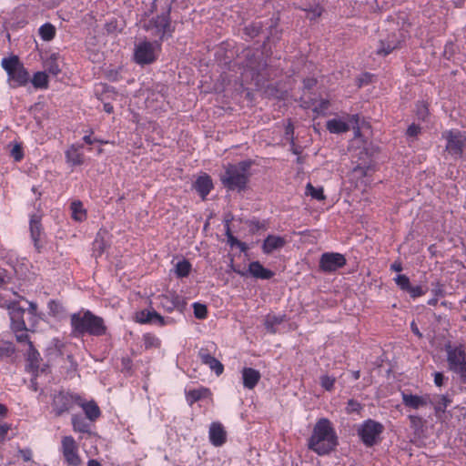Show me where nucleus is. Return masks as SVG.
<instances>
[{
	"label": "nucleus",
	"instance_id": "1",
	"mask_svg": "<svg viewBox=\"0 0 466 466\" xmlns=\"http://www.w3.org/2000/svg\"><path fill=\"white\" fill-rule=\"evenodd\" d=\"M338 445V436L331 422L325 418L319 420L313 429L309 447L319 455H326Z\"/></svg>",
	"mask_w": 466,
	"mask_h": 466
},
{
	"label": "nucleus",
	"instance_id": "2",
	"mask_svg": "<svg viewBox=\"0 0 466 466\" xmlns=\"http://www.w3.org/2000/svg\"><path fill=\"white\" fill-rule=\"evenodd\" d=\"M72 333L75 337L84 336H103L106 334L107 328L104 319L93 314L90 310L82 309L71 315Z\"/></svg>",
	"mask_w": 466,
	"mask_h": 466
},
{
	"label": "nucleus",
	"instance_id": "3",
	"mask_svg": "<svg viewBox=\"0 0 466 466\" xmlns=\"http://www.w3.org/2000/svg\"><path fill=\"white\" fill-rule=\"evenodd\" d=\"M250 162L243 161L237 165H228L225 174L221 177V181L228 189H242L245 187Z\"/></svg>",
	"mask_w": 466,
	"mask_h": 466
},
{
	"label": "nucleus",
	"instance_id": "4",
	"mask_svg": "<svg viewBox=\"0 0 466 466\" xmlns=\"http://www.w3.org/2000/svg\"><path fill=\"white\" fill-rule=\"evenodd\" d=\"M448 369L461 382L466 384V349L462 345L446 347Z\"/></svg>",
	"mask_w": 466,
	"mask_h": 466
},
{
	"label": "nucleus",
	"instance_id": "5",
	"mask_svg": "<svg viewBox=\"0 0 466 466\" xmlns=\"http://www.w3.org/2000/svg\"><path fill=\"white\" fill-rule=\"evenodd\" d=\"M8 312L11 320V329L15 335L18 342L28 341V332L34 331L35 328H31L30 322L26 326L24 319L25 309L16 302H12L8 306Z\"/></svg>",
	"mask_w": 466,
	"mask_h": 466
},
{
	"label": "nucleus",
	"instance_id": "6",
	"mask_svg": "<svg viewBox=\"0 0 466 466\" xmlns=\"http://www.w3.org/2000/svg\"><path fill=\"white\" fill-rule=\"evenodd\" d=\"M2 66L8 76V83L11 87L25 86L29 79V75L17 56H11L2 60Z\"/></svg>",
	"mask_w": 466,
	"mask_h": 466
},
{
	"label": "nucleus",
	"instance_id": "7",
	"mask_svg": "<svg viewBox=\"0 0 466 466\" xmlns=\"http://www.w3.org/2000/svg\"><path fill=\"white\" fill-rule=\"evenodd\" d=\"M161 51V43L143 40L135 46L134 59L140 66L149 65L156 61Z\"/></svg>",
	"mask_w": 466,
	"mask_h": 466
},
{
	"label": "nucleus",
	"instance_id": "8",
	"mask_svg": "<svg viewBox=\"0 0 466 466\" xmlns=\"http://www.w3.org/2000/svg\"><path fill=\"white\" fill-rule=\"evenodd\" d=\"M384 426L374 420H367L358 427V435L367 447L377 444L380 440V434Z\"/></svg>",
	"mask_w": 466,
	"mask_h": 466
},
{
	"label": "nucleus",
	"instance_id": "9",
	"mask_svg": "<svg viewBox=\"0 0 466 466\" xmlns=\"http://www.w3.org/2000/svg\"><path fill=\"white\" fill-rule=\"evenodd\" d=\"M442 137L446 139V150L455 159L462 156L466 137L459 130H448L443 132Z\"/></svg>",
	"mask_w": 466,
	"mask_h": 466
},
{
	"label": "nucleus",
	"instance_id": "10",
	"mask_svg": "<svg viewBox=\"0 0 466 466\" xmlns=\"http://www.w3.org/2000/svg\"><path fill=\"white\" fill-rule=\"evenodd\" d=\"M144 28L151 36L158 37L160 40L171 33L167 15H161L157 17H153L145 24Z\"/></svg>",
	"mask_w": 466,
	"mask_h": 466
},
{
	"label": "nucleus",
	"instance_id": "11",
	"mask_svg": "<svg viewBox=\"0 0 466 466\" xmlns=\"http://www.w3.org/2000/svg\"><path fill=\"white\" fill-rule=\"evenodd\" d=\"M60 451L67 464L71 466H79L81 464L78 446L72 436H65L62 438Z\"/></svg>",
	"mask_w": 466,
	"mask_h": 466
},
{
	"label": "nucleus",
	"instance_id": "12",
	"mask_svg": "<svg viewBox=\"0 0 466 466\" xmlns=\"http://www.w3.org/2000/svg\"><path fill=\"white\" fill-rule=\"evenodd\" d=\"M346 264L345 257L340 253L327 252L321 255L319 267L325 272H333Z\"/></svg>",
	"mask_w": 466,
	"mask_h": 466
},
{
	"label": "nucleus",
	"instance_id": "13",
	"mask_svg": "<svg viewBox=\"0 0 466 466\" xmlns=\"http://www.w3.org/2000/svg\"><path fill=\"white\" fill-rule=\"evenodd\" d=\"M208 439L215 447H221L227 441V431L219 421H213L208 429Z\"/></svg>",
	"mask_w": 466,
	"mask_h": 466
},
{
	"label": "nucleus",
	"instance_id": "14",
	"mask_svg": "<svg viewBox=\"0 0 466 466\" xmlns=\"http://www.w3.org/2000/svg\"><path fill=\"white\" fill-rule=\"evenodd\" d=\"M135 319L137 322L141 324L151 323L161 327L168 324L167 320H166L161 315L153 309H144L137 311L135 315Z\"/></svg>",
	"mask_w": 466,
	"mask_h": 466
},
{
	"label": "nucleus",
	"instance_id": "15",
	"mask_svg": "<svg viewBox=\"0 0 466 466\" xmlns=\"http://www.w3.org/2000/svg\"><path fill=\"white\" fill-rule=\"evenodd\" d=\"M75 397L68 393L59 392L55 395L53 400V409L56 412V415L60 416L64 412L67 411L70 409L72 402L74 401ZM78 398H76V400Z\"/></svg>",
	"mask_w": 466,
	"mask_h": 466
},
{
	"label": "nucleus",
	"instance_id": "16",
	"mask_svg": "<svg viewBox=\"0 0 466 466\" xmlns=\"http://www.w3.org/2000/svg\"><path fill=\"white\" fill-rule=\"evenodd\" d=\"M198 358L202 363L208 366L209 369L213 370L217 375H220L223 372L224 367L222 363L215 357L211 356L207 349L199 350Z\"/></svg>",
	"mask_w": 466,
	"mask_h": 466
},
{
	"label": "nucleus",
	"instance_id": "17",
	"mask_svg": "<svg viewBox=\"0 0 466 466\" xmlns=\"http://www.w3.org/2000/svg\"><path fill=\"white\" fill-rule=\"evenodd\" d=\"M241 375L243 386L248 390L254 389L261 378L260 372L252 368H244Z\"/></svg>",
	"mask_w": 466,
	"mask_h": 466
},
{
	"label": "nucleus",
	"instance_id": "18",
	"mask_svg": "<svg viewBox=\"0 0 466 466\" xmlns=\"http://www.w3.org/2000/svg\"><path fill=\"white\" fill-rule=\"evenodd\" d=\"M194 188L200 195L202 199H205L213 188V183L210 177L207 174L198 177L194 183Z\"/></svg>",
	"mask_w": 466,
	"mask_h": 466
},
{
	"label": "nucleus",
	"instance_id": "19",
	"mask_svg": "<svg viewBox=\"0 0 466 466\" xmlns=\"http://www.w3.org/2000/svg\"><path fill=\"white\" fill-rule=\"evenodd\" d=\"M402 402L405 406L411 409H420L428 403V398L425 396L413 395L406 392L401 393Z\"/></svg>",
	"mask_w": 466,
	"mask_h": 466
},
{
	"label": "nucleus",
	"instance_id": "20",
	"mask_svg": "<svg viewBox=\"0 0 466 466\" xmlns=\"http://www.w3.org/2000/svg\"><path fill=\"white\" fill-rule=\"evenodd\" d=\"M285 243L286 241L283 238L275 235H269L264 240L262 246L263 252L269 254L277 249L281 248Z\"/></svg>",
	"mask_w": 466,
	"mask_h": 466
},
{
	"label": "nucleus",
	"instance_id": "21",
	"mask_svg": "<svg viewBox=\"0 0 466 466\" xmlns=\"http://www.w3.org/2000/svg\"><path fill=\"white\" fill-rule=\"evenodd\" d=\"M249 273L256 279H269L273 277V272L264 268L258 261H253L248 266Z\"/></svg>",
	"mask_w": 466,
	"mask_h": 466
},
{
	"label": "nucleus",
	"instance_id": "22",
	"mask_svg": "<svg viewBox=\"0 0 466 466\" xmlns=\"http://www.w3.org/2000/svg\"><path fill=\"white\" fill-rule=\"evenodd\" d=\"M327 129L332 134L345 133L350 129L349 124L341 118H332L326 124Z\"/></svg>",
	"mask_w": 466,
	"mask_h": 466
},
{
	"label": "nucleus",
	"instance_id": "23",
	"mask_svg": "<svg viewBox=\"0 0 466 466\" xmlns=\"http://www.w3.org/2000/svg\"><path fill=\"white\" fill-rule=\"evenodd\" d=\"M369 171V167L361 166H357L356 167L353 168V170L350 173V179L356 180V187L367 184V180L365 179V177L368 176Z\"/></svg>",
	"mask_w": 466,
	"mask_h": 466
},
{
	"label": "nucleus",
	"instance_id": "24",
	"mask_svg": "<svg viewBox=\"0 0 466 466\" xmlns=\"http://www.w3.org/2000/svg\"><path fill=\"white\" fill-rule=\"evenodd\" d=\"M66 162L71 166H79L83 163V154L79 151V148L75 145L71 146L66 151Z\"/></svg>",
	"mask_w": 466,
	"mask_h": 466
},
{
	"label": "nucleus",
	"instance_id": "25",
	"mask_svg": "<svg viewBox=\"0 0 466 466\" xmlns=\"http://www.w3.org/2000/svg\"><path fill=\"white\" fill-rule=\"evenodd\" d=\"M82 407L86 416L90 420H95L100 416V410L95 401L78 402Z\"/></svg>",
	"mask_w": 466,
	"mask_h": 466
},
{
	"label": "nucleus",
	"instance_id": "26",
	"mask_svg": "<svg viewBox=\"0 0 466 466\" xmlns=\"http://www.w3.org/2000/svg\"><path fill=\"white\" fill-rule=\"evenodd\" d=\"M209 396V390L204 387H199L198 389L189 390L187 391V400L190 404L199 400L208 398Z\"/></svg>",
	"mask_w": 466,
	"mask_h": 466
},
{
	"label": "nucleus",
	"instance_id": "27",
	"mask_svg": "<svg viewBox=\"0 0 466 466\" xmlns=\"http://www.w3.org/2000/svg\"><path fill=\"white\" fill-rule=\"evenodd\" d=\"M72 218L76 221L82 222L86 218V210L83 207V203L79 200H75L70 206Z\"/></svg>",
	"mask_w": 466,
	"mask_h": 466
},
{
	"label": "nucleus",
	"instance_id": "28",
	"mask_svg": "<svg viewBox=\"0 0 466 466\" xmlns=\"http://www.w3.org/2000/svg\"><path fill=\"white\" fill-rule=\"evenodd\" d=\"M30 233L35 246L36 247L41 234L40 217L37 215H33L30 218Z\"/></svg>",
	"mask_w": 466,
	"mask_h": 466
},
{
	"label": "nucleus",
	"instance_id": "29",
	"mask_svg": "<svg viewBox=\"0 0 466 466\" xmlns=\"http://www.w3.org/2000/svg\"><path fill=\"white\" fill-rule=\"evenodd\" d=\"M175 274L177 278L187 277L191 271V264L187 259H182L175 265Z\"/></svg>",
	"mask_w": 466,
	"mask_h": 466
},
{
	"label": "nucleus",
	"instance_id": "30",
	"mask_svg": "<svg viewBox=\"0 0 466 466\" xmlns=\"http://www.w3.org/2000/svg\"><path fill=\"white\" fill-rule=\"evenodd\" d=\"M38 32L44 41H51L56 35V27L50 23H46L40 26Z\"/></svg>",
	"mask_w": 466,
	"mask_h": 466
},
{
	"label": "nucleus",
	"instance_id": "31",
	"mask_svg": "<svg viewBox=\"0 0 466 466\" xmlns=\"http://www.w3.org/2000/svg\"><path fill=\"white\" fill-rule=\"evenodd\" d=\"M72 424L73 428L76 431L79 432H88L89 431V423L80 415H74L72 417Z\"/></svg>",
	"mask_w": 466,
	"mask_h": 466
},
{
	"label": "nucleus",
	"instance_id": "32",
	"mask_svg": "<svg viewBox=\"0 0 466 466\" xmlns=\"http://www.w3.org/2000/svg\"><path fill=\"white\" fill-rule=\"evenodd\" d=\"M451 402V400L447 395L437 396V399L433 401L436 412H444Z\"/></svg>",
	"mask_w": 466,
	"mask_h": 466
},
{
	"label": "nucleus",
	"instance_id": "33",
	"mask_svg": "<svg viewBox=\"0 0 466 466\" xmlns=\"http://www.w3.org/2000/svg\"><path fill=\"white\" fill-rule=\"evenodd\" d=\"M28 347L27 359L32 366H38V360L40 358L39 352L34 348L32 341L28 339V341H23Z\"/></svg>",
	"mask_w": 466,
	"mask_h": 466
},
{
	"label": "nucleus",
	"instance_id": "34",
	"mask_svg": "<svg viewBox=\"0 0 466 466\" xmlns=\"http://www.w3.org/2000/svg\"><path fill=\"white\" fill-rule=\"evenodd\" d=\"M27 314L29 315L28 322H30L31 328H35L39 320V315L37 313V305L35 302H28Z\"/></svg>",
	"mask_w": 466,
	"mask_h": 466
},
{
	"label": "nucleus",
	"instance_id": "35",
	"mask_svg": "<svg viewBox=\"0 0 466 466\" xmlns=\"http://www.w3.org/2000/svg\"><path fill=\"white\" fill-rule=\"evenodd\" d=\"M32 84L36 88H46L48 86V77L45 72H36L32 79Z\"/></svg>",
	"mask_w": 466,
	"mask_h": 466
},
{
	"label": "nucleus",
	"instance_id": "36",
	"mask_svg": "<svg viewBox=\"0 0 466 466\" xmlns=\"http://www.w3.org/2000/svg\"><path fill=\"white\" fill-rule=\"evenodd\" d=\"M306 194L309 195L311 198L318 199V200L325 199V196L323 193V187H315L310 183H308L306 186Z\"/></svg>",
	"mask_w": 466,
	"mask_h": 466
},
{
	"label": "nucleus",
	"instance_id": "37",
	"mask_svg": "<svg viewBox=\"0 0 466 466\" xmlns=\"http://www.w3.org/2000/svg\"><path fill=\"white\" fill-rule=\"evenodd\" d=\"M45 67L48 71L49 74L53 76H57L60 72L59 65L57 64L56 58L55 56H51L45 62Z\"/></svg>",
	"mask_w": 466,
	"mask_h": 466
},
{
	"label": "nucleus",
	"instance_id": "38",
	"mask_svg": "<svg viewBox=\"0 0 466 466\" xmlns=\"http://www.w3.org/2000/svg\"><path fill=\"white\" fill-rule=\"evenodd\" d=\"M144 345L147 349L151 348H159L160 347V339L152 334H145L143 337Z\"/></svg>",
	"mask_w": 466,
	"mask_h": 466
},
{
	"label": "nucleus",
	"instance_id": "39",
	"mask_svg": "<svg viewBox=\"0 0 466 466\" xmlns=\"http://www.w3.org/2000/svg\"><path fill=\"white\" fill-rule=\"evenodd\" d=\"M335 382L336 379L332 376L322 375L319 378L321 387L328 391H331L334 389Z\"/></svg>",
	"mask_w": 466,
	"mask_h": 466
},
{
	"label": "nucleus",
	"instance_id": "40",
	"mask_svg": "<svg viewBox=\"0 0 466 466\" xmlns=\"http://www.w3.org/2000/svg\"><path fill=\"white\" fill-rule=\"evenodd\" d=\"M194 316L198 319H205L208 316L207 306L198 302L193 304Z\"/></svg>",
	"mask_w": 466,
	"mask_h": 466
},
{
	"label": "nucleus",
	"instance_id": "41",
	"mask_svg": "<svg viewBox=\"0 0 466 466\" xmlns=\"http://www.w3.org/2000/svg\"><path fill=\"white\" fill-rule=\"evenodd\" d=\"M394 279H395L396 284L402 290L408 291V289L411 286L410 279L406 275H398Z\"/></svg>",
	"mask_w": 466,
	"mask_h": 466
},
{
	"label": "nucleus",
	"instance_id": "42",
	"mask_svg": "<svg viewBox=\"0 0 466 466\" xmlns=\"http://www.w3.org/2000/svg\"><path fill=\"white\" fill-rule=\"evenodd\" d=\"M361 409V404L354 400H350L346 406V411L348 413H359Z\"/></svg>",
	"mask_w": 466,
	"mask_h": 466
},
{
	"label": "nucleus",
	"instance_id": "43",
	"mask_svg": "<svg viewBox=\"0 0 466 466\" xmlns=\"http://www.w3.org/2000/svg\"><path fill=\"white\" fill-rule=\"evenodd\" d=\"M412 299L419 298L425 294V290L420 286H410L408 291Z\"/></svg>",
	"mask_w": 466,
	"mask_h": 466
},
{
	"label": "nucleus",
	"instance_id": "44",
	"mask_svg": "<svg viewBox=\"0 0 466 466\" xmlns=\"http://www.w3.org/2000/svg\"><path fill=\"white\" fill-rule=\"evenodd\" d=\"M329 100L322 99L319 101V105L314 107V111L317 114L324 115L326 111L329 109Z\"/></svg>",
	"mask_w": 466,
	"mask_h": 466
},
{
	"label": "nucleus",
	"instance_id": "45",
	"mask_svg": "<svg viewBox=\"0 0 466 466\" xmlns=\"http://www.w3.org/2000/svg\"><path fill=\"white\" fill-rule=\"evenodd\" d=\"M280 322H281V319L279 317L268 316L265 325L268 329H270L271 331H273V329H272L273 325L279 324Z\"/></svg>",
	"mask_w": 466,
	"mask_h": 466
},
{
	"label": "nucleus",
	"instance_id": "46",
	"mask_svg": "<svg viewBox=\"0 0 466 466\" xmlns=\"http://www.w3.org/2000/svg\"><path fill=\"white\" fill-rule=\"evenodd\" d=\"M11 156L15 161H20L23 158V151L19 145H15L11 149Z\"/></svg>",
	"mask_w": 466,
	"mask_h": 466
},
{
	"label": "nucleus",
	"instance_id": "47",
	"mask_svg": "<svg viewBox=\"0 0 466 466\" xmlns=\"http://www.w3.org/2000/svg\"><path fill=\"white\" fill-rule=\"evenodd\" d=\"M322 13V8L319 5H316L314 8L307 11V16L310 19H316L320 16Z\"/></svg>",
	"mask_w": 466,
	"mask_h": 466
},
{
	"label": "nucleus",
	"instance_id": "48",
	"mask_svg": "<svg viewBox=\"0 0 466 466\" xmlns=\"http://www.w3.org/2000/svg\"><path fill=\"white\" fill-rule=\"evenodd\" d=\"M11 429V424L9 423H0V443L5 440L6 434Z\"/></svg>",
	"mask_w": 466,
	"mask_h": 466
},
{
	"label": "nucleus",
	"instance_id": "49",
	"mask_svg": "<svg viewBox=\"0 0 466 466\" xmlns=\"http://www.w3.org/2000/svg\"><path fill=\"white\" fill-rule=\"evenodd\" d=\"M428 115V108L424 103H420L417 106V116L420 119H425Z\"/></svg>",
	"mask_w": 466,
	"mask_h": 466
},
{
	"label": "nucleus",
	"instance_id": "50",
	"mask_svg": "<svg viewBox=\"0 0 466 466\" xmlns=\"http://www.w3.org/2000/svg\"><path fill=\"white\" fill-rule=\"evenodd\" d=\"M382 46H384V43H381ZM398 46L396 44L392 45L390 43L388 44L387 47H380L379 50H378V53L380 55H383V56H386L388 54H390L393 49H395Z\"/></svg>",
	"mask_w": 466,
	"mask_h": 466
},
{
	"label": "nucleus",
	"instance_id": "51",
	"mask_svg": "<svg viewBox=\"0 0 466 466\" xmlns=\"http://www.w3.org/2000/svg\"><path fill=\"white\" fill-rule=\"evenodd\" d=\"M167 296H163L161 298V305L163 306V308H165L167 311H171L175 307H176V303L174 301H167Z\"/></svg>",
	"mask_w": 466,
	"mask_h": 466
},
{
	"label": "nucleus",
	"instance_id": "52",
	"mask_svg": "<svg viewBox=\"0 0 466 466\" xmlns=\"http://www.w3.org/2000/svg\"><path fill=\"white\" fill-rule=\"evenodd\" d=\"M420 131V127L415 124L410 125L407 129L409 137H416Z\"/></svg>",
	"mask_w": 466,
	"mask_h": 466
},
{
	"label": "nucleus",
	"instance_id": "53",
	"mask_svg": "<svg viewBox=\"0 0 466 466\" xmlns=\"http://www.w3.org/2000/svg\"><path fill=\"white\" fill-rule=\"evenodd\" d=\"M434 383L436 386L441 387L443 385L445 380V377L441 372H435L434 374Z\"/></svg>",
	"mask_w": 466,
	"mask_h": 466
},
{
	"label": "nucleus",
	"instance_id": "54",
	"mask_svg": "<svg viewBox=\"0 0 466 466\" xmlns=\"http://www.w3.org/2000/svg\"><path fill=\"white\" fill-rule=\"evenodd\" d=\"M20 455L24 461H29L32 459V451L30 450H21Z\"/></svg>",
	"mask_w": 466,
	"mask_h": 466
},
{
	"label": "nucleus",
	"instance_id": "55",
	"mask_svg": "<svg viewBox=\"0 0 466 466\" xmlns=\"http://www.w3.org/2000/svg\"><path fill=\"white\" fill-rule=\"evenodd\" d=\"M316 80L313 78H308L304 80V86L307 88H311L313 86H315Z\"/></svg>",
	"mask_w": 466,
	"mask_h": 466
},
{
	"label": "nucleus",
	"instance_id": "56",
	"mask_svg": "<svg viewBox=\"0 0 466 466\" xmlns=\"http://www.w3.org/2000/svg\"><path fill=\"white\" fill-rule=\"evenodd\" d=\"M7 407L0 403V418H5L7 415Z\"/></svg>",
	"mask_w": 466,
	"mask_h": 466
},
{
	"label": "nucleus",
	"instance_id": "57",
	"mask_svg": "<svg viewBox=\"0 0 466 466\" xmlns=\"http://www.w3.org/2000/svg\"><path fill=\"white\" fill-rule=\"evenodd\" d=\"M104 110L111 114L113 112V106L110 103H104Z\"/></svg>",
	"mask_w": 466,
	"mask_h": 466
},
{
	"label": "nucleus",
	"instance_id": "58",
	"mask_svg": "<svg viewBox=\"0 0 466 466\" xmlns=\"http://www.w3.org/2000/svg\"><path fill=\"white\" fill-rule=\"evenodd\" d=\"M391 269L394 270V271H397V272H400L402 270V267H401V264L400 263H393L391 265Z\"/></svg>",
	"mask_w": 466,
	"mask_h": 466
},
{
	"label": "nucleus",
	"instance_id": "59",
	"mask_svg": "<svg viewBox=\"0 0 466 466\" xmlns=\"http://www.w3.org/2000/svg\"><path fill=\"white\" fill-rule=\"evenodd\" d=\"M411 330L413 331L414 334L418 335L419 337L421 336L417 325L414 322L411 323Z\"/></svg>",
	"mask_w": 466,
	"mask_h": 466
},
{
	"label": "nucleus",
	"instance_id": "60",
	"mask_svg": "<svg viewBox=\"0 0 466 466\" xmlns=\"http://www.w3.org/2000/svg\"><path fill=\"white\" fill-rule=\"evenodd\" d=\"M410 420L412 424H416L418 422H420V419L418 416L410 415Z\"/></svg>",
	"mask_w": 466,
	"mask_h": 466
},
{
	"label": "nucleus",
	"instance_id": "61",
	"mask_svg": "<svg viewBox=\"0 0 466 466\" xmlns=\"http://www.w3.org/2000/svg\"><path fill=\"white\" fill-rule=\"evenodd\" d=\"M83 139L86 144H93L96 141L92 139L90 136H85Z\"/></svg>",
	"mask_w": 466,
	"mask_h": 466
},
{
	"label": "nucleus",
	"instance_id": "62",
	"mask_svg": "<svg viewBox=\"0 0 466 466\" xmlns=\"http://www.w3.org/2000/svg\"><path fill=\"white\" fill-rule=\"evenodd\" d=\"M87 466H101V464L96 460H90Z\"/></svg>",
	"mask_w": 466,
	"mask_h": 466
},
{
	"label": "nucleus",
	"instance_id": "63",
	"mask_svg": "<svg viewBox=\"0 0 466 466\" xmlns=\"http://www.w3.org/2000/svg\"><path fill=\"white\" fill-rule=\"evenodd\" d=\"M351 376H352L353 380H358L360 378V371L359 370L352 371Z\"/></svg>",
	"mask_w": 466,
	"mask_h": 466
},
{
	"label": "nucleus",
	"instance_id": "64",
	"mask_svg": "<svg viewBox=\"0 0 466 466\" xmlns=\"http://www.w3.org/2000/svg\"><path fill=\"white\" fill-rule=\"evenodd\" d=\"M436 303H437V299H430L429 302H428L429 305H432V306L435 305Z\"/></svg>",
	"mask_w": 466,
	"mask_h": 466
}]
</instances>
